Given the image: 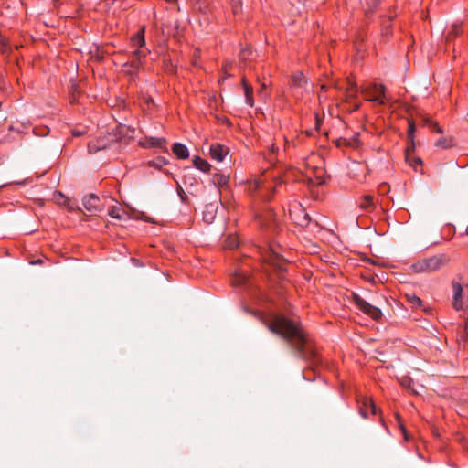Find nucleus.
Returning a JSON list of instances; mask_svg holds the SVG:
<instances>
[{"instance_id":"15","label":"nucleus","mask_w":468,"mask_h":468,"mask_svg":"<svg viewBox=\"0 0 468 468\" xmlns=\"http://www.w3.org/2000/svg\"><path fill=\"white\" fill-rule=\"evenodd\" d=\"M242 87H243V90H244V95H245L246 103L250 107H253V105H254L253 88H252L251 85H250L247 82L245 77L242 78Z\"/></svg>"},{"instance_id":"47","label":"nucleus","mask_w":468,"mask_h":468,"mask_svg":"<svg viewBox=\"0 0 468 468\" xmlns=\"http://www.w3.org/2000/svg\"><path fill=\"white\" fill-rule=\"evenodd\" d=\"M224 71H225V73H227V71H228L227 66L224 67Z\"/></svg>"},{"instance_id":"31","label":"nucleus","mask_w":468,"mask_h":468,"mask_svg":"<svg viewBox=\"0 0 468 468\" xmlns=\"http://www.w3.org/2000/svg\"><path fill=\"white\" fill-rule=\"evenodd\" d=\"M279 151L278 146L275 144H272L269 147V160L272 161V156L275 155Z\"/></svg>"},{"instance_id":"32","label":"nucleus","mask_w":468,"mask_h":468,"mask_svg":"<svg viewBox=\"0 0 468 468\" xmlns=\"http://www.w3.org/2000/svg\"><path fill=\"white\" fill-rule=\"evenodd\" d=\"M232 11L235 16L241 11V3L239 1H234L232 3Z\"/></svg>"},{"instance_id":"42","label":"nucleus","mask_w":468,"mask_h":468,"mask_svg":"<svg viewBox=\"0 0 468 468\" xmlns=\"http://www.w3.org/2000/svg\"><path fill=\"white\" fill-rule=\"evenodd\" d=\"M204 218H206L207 221H209V216H204Z\"/></svg>"},{"instance_id":"2","label":"nucleus","mask_w":468,"mask_h":468,"mask_svg":"<svg viewBox=\"0 0 468 468\" xmlns=\"http://www.w3.org/2000/svg\"><path fill=\"white\" fill-rule=\"evenodd\" d=\"M124 127L116 126L112 132L93 139L88 144L89 153L94 154L108 148H116L124 137Z\"/></svg>"},{"instance_id":"7","label":"nucleus","mask_w":468,"mask_h":468,"mask_svg":"<svg viewBox=\"0 0 468 468\" xmlns=\"http://www.w3.org/2000/svg\"><path fill=\"white\" fill-rule=\"evenodd\" d=\"M353 301L356 307L366 314L367 315L370 316L374 320H378L382 316V312L379 308L370 304L366 300H364L361 296H359L356 293L353 294Z\"/></svg>"},{"instance_id":"46","label":"nucleus","mask_w":468,"mask_h":468,"mask_svg":"<svg viewBox=\"0 0 468 468\" xmlns=\"http://www.w3.org/2000/svg\"><path fill=\"white\" fill-rule=\"evenodd\" d=\"M376 5H377L376 0H373V5L376 6Z\"/></svg>"},{"instance_id":"24","label":"nucleus","mask_w":468,"mask_h":468,"mask_svg":"<svg viewBox=\"0 0 468 468\" xmlns=\"http://www.w3.org/2000/svg\"><path fill=\"white\" fill-rule=\"evenodd\" d=\"M248 281V277L242 271H237L235 277L232 280L233 284L241 285L246 283Z\"/></svg>"},{"instance_id":"9","label":"nucleus","mask_w":468,"mask_h":468,"mask_svg":"<svg viewBox=\"0 0 468 468\" xmlns=\"http://www.w3.org/2000/svg\"><path fill=\"white\" fill-rule=\"evenodd\" d=\"M259 220L261 228L273 233L277 232L279 228L278 222L275 214L271 209H268L264 214L259 215Z\"/></svg>"},{"instance_id":"23","label":"nucleus","mask_w":468,"mask_h":468,"mask_svg":"<svg viewBox=\"0 0 468 468\" xmlns=\"http://www.w3.org/2000/svg\"><path fill=\"white\" fill-rule=\"evenodd\" d=\"M306 82L303 73L298 72L292 77V83L294 87L301 88Z\"/></svg>"},{"instance_id":"34","label":"nucleus","mask_w":468,"mask_h":468,"mask_svg":"<svg viewBox=\"0 0 468 468\" xmlns=\"http://www.w3.org/2000/svg\"><path fill=\"white\" fill-rule=\"evenodd\" d=\"M409 299L413 306H420L421 305V300L420 297H418L416 295H411Z\"/></svg>"},{"instance_id":"6","label":"nucleus","mask_w":468,"mask_h":468,"mask_svg":"<svg viewBox=\"0 0 468 468\" xmlns=\"http://www.w3.org/2000/svg\"><path fill=\"white\" fill-rule=\"evenodd\" d=\"M261 254L265 262L282 269V256L273 244H269L266 249H261Z\"/></svg>"},{"instance_id":"39","label":"nucleus","mask_w":468,"mask_h":468,"mask_svg":"<svg viewBox=\"0 0 468 468\" xmlns=\"http://www.w3.org/2000/svg\"><path fill=\"white\" fill-rule=\"evenodd\" d=\"M267 88V85L265 83H262L261 85V89L259 90L258 91V94L259 96H261V98L265 99L266 98V95L264 94V90Z\"/></svg>"},{"instance_id":"41","label":"nucleus","mask_w":468,"mask_h":468,"mask_svg":"<svg viewBox=\"0 0 468 468\" xmlns=\"http://www.w3.org/2000/svg\"><path fill=\"white\" fill-rule=\"evenodd\" d=\"M204 218H206L207 221H209V216H204Z\"/></svg>"},{"instance_id":"37","label":"nucleus","mask_w":468,"mask_h":468,"mask_svg":"<svg viewBox=\"0 0 468 468\" xmlns=\"http://www.w3.org/2000/svg\"><path fill=\"white\" fill-rule=\"evenodd\" d=\"M410 145L407 146L406 148V153H405V155L409 153V154L410 155L411 153L414 151V148H415V144H414V140H410Z\"/></svg>"},{"instance_id":"21","label":"nucleus","mask_w":468,"mask_h":468,"mask_svg":"<svg viewBox=\"0 0 468 468\" xmlns=\"http://www.w3.org/2000/svg\"><path fill=\"white\" fill-rule=\"evenodd\" d=\"M229 180V176L222 174H215L213 176V184L218 186H227Z\"/></svg>"},{"instance_id":"36","label":"nucleus","mask_w":468,"mask_h":468,"mask_svg":"<svg viewBox=\"0 0 468 468\" xmlns=\"http://www.w3.org/2000/svg\"><path fill=\"white\" fill-rule=\"evenodd\" d=\"M347 142H348V139H346V138H339L336 140V145L338 147L348 146Z\"/></svg>"},{"instance_id":"29","label":"nucleus","mask_w":468,"mask_h":468,"mask_svg":"<svg viewBox=\"0 0 468 468\" xmlns=\"http://www.w3.org/2000/svg\"><path fill=\"white\" fill-rule=\"evenodd\" d=\"M426 124H428L433 131L437 132L438 133H442V129L436 123L431 121L429 118L425 119Z\"/></svg>"},{"instance_id":"45","label":"nucleus","mask_w":468,"mask_h":468,"mask_svg":"<svg viewBox=\"0 0 468 468\" xmlns=\"http://www.w3.org/2000/svg\"><path fill=\"white\" fill-rule=\"evenodd\" d=\"M40 262H41V260H37L34 263H40Z\"/></svg>"},{"instance_id":"14","label":"nucleus","mask_w":468,"mask_h":468,"mask_svg":"<svg viewBox=\"0 0 468 468\" xmlns=\"http://www.w3.org/2000/svg\"><path fill=\"white\" fill-rule=\"evenodd\" d=\"M452 291H453V301L452 305L454 309L461 310L463 308V302H462V294H463V288L462 285L457 282H452Z\"/></svg>"},{"instance_id":"26","label":"nucleus","mask_w":468,"mask_h":468,"mask_svg":"<svg viewBox=\"0 0 468 468\" xmlns=\"http://www.w3.org/2000/svg\"><path fill=\"white\" fill-rule=\"evenodd\" d=\"M109 216L113 218H116V219H122L123 218V215H124V212L122 210L121 207H112L109 212H108Z\"/></svg>"},{"instance_id":"35","label":"nucleus","mask_w":468,"mask_h":468,"mask_svg":"<svg viewBox=\"0 0 468 468\" xmlns=\"http://www.w3.org/2000/svg\"><path fill=\"white\" fill-rule=\"evenodd\" d=\"M310 221H311L310 216L307 213H305L303 220L301 222H299V224L303 227H305L310 223Z\"/></svg>"},{"instance_id":"20","label":"nucleus","mask_w":468,"mask_h":468,"mask_svg":"<svg viewBox=\"0 0 468 468\" xmlns=\"http://www.w3.org/2000/svg\"><path fill=\"white\" fill-rule=\"evenodd\" d=\"M435 145L437 147L443 148V149L452 148V146H454L453 138H452V137L441 138L435 143Z\"/></svg>"},{"instance_id":"13","label":"nucleus","mask_w":468,"mask_h":468,"mask_svg":"<svg viewBox=\"0 0 468 468\" xmlns=\"http://www.w3.org/2000/svg\"><path fill=\"white\" fill-rule=\"evenodd\" d=\"M229 153V148L218 143L210 145V156L213 160L222 162Z\"/></svg>"},{"instance_id":"27","label":"nucleus","mask_w":468,"mask_h":468,"mask_svg":"<svg viewBox=\"0 0 468 468\" xmlns=\"http://www.w3.org/2000/svg\"><path fill=\"white\" fill-rule=\"evenodd\" d=\"M347 144L349 147L356 148L359 145V133H356L351 139H348Z\"/></svg>"},{"instance_id":"16","label":"nucleus","mask_w":468,"mask_h":468,"mask_svg":"<svg viewBox=\"0 0 468 468\" xmlns=\"http://www.w3.org/2000/svg\"><path fill=\"white\" fill-rule=\"evenodd\" d=\"M172 151L179 159H186L189 156L188 148L181 143H175Z\"/></svg>"},{"instance_id":"12","label":"nucleus","mask_w":468,"mask_h":468,"mask_svg":"<svg viewBox=\"0 0 468 468\" xmlns=\"http://www.w3.org/2000/svg\"><path fill=\"white\" fill-rule=\"evenodd\" d=\"M166 140L162 137H145L141 145L144 148H159L167 152Z\"/></svg>"},{"instance_id":"44","label":"nucleus","mask_w":468,"mask_h":468,"mask_svg":"<svg viewBox=\"0 0 468 468\" xmlns=\"http://www.w3.org/2000/svg\"><path fill=\"white\" fill-rule=\"evenodd\" d=\"M166 2H169V3H174L176 2V0H165Z\"/></svg>"},{"instance_id":"25","label":"nucleus","mask_w":468,"mask_h":468,"mask_svg":"<svg viewBox=\"0 0 468 468\" xmlns=\"http://www.w3.org/2000/svg\"><path fill=\"white\" fill-rule=\"evenodd\" d=\"M405 160L415 170L417 169L418 165L422 164V160L420 157H411L409 153L405 155Z\"/></svg>"},{"instance_id":"18","label":"nucleus","mask_w":468,"mask_h":468,"mask_svg":"<svg viewBox=\"0 0 468 468\" xmlns=\"http://www.w3.org/2000/svg\"><path fill=\"white\" fill-rule=\"evenodd\" d=\"M193 165L197 169H198V170H200L202 172H205V173L209 172L210 168H211L210 164L207 160H205V159H203V158H201L200 156H197V155L194 156V158H193Z\"/></svg>"},{"instance_id":"30","label":"nucleus","mask_w":468,"mask_h":468,"mask_svg":"<svg viewBox=\"0 0 468 468\" xmlns=\"http://www.w3.org/2000/svg\"><path fill=\"white\" fill-rule=\"evenodd\" d=\"M416 131V127L414 122H409V128H408V139L412 140L414 139V133Z\"/></svg>"},{"instance_id":"38","label":"nucleus","mask_w":468,"mask_h":468,"mask_svg":"<svg viewBox=\"0 0 468 468\" xmlns=\"http://www.w3.org/2000/svg\"><path fill=\"white\" fill-rule=\"evenodd\" d=\"M467 339H468V332H467V328H466L464 335L461 336V339L459 340V345L465 347V342L467 341Z\"/></svg>"},{"instance_id":"28","label":"nucleus","mask_w":468,"mask_h":468,"mask_svg":"<svg viewBox=\"0 0 468 468\" xmlns=\"http://www.w3.org/2000/svg\"><path fill=\"white\" fill-rule=\"evenodd\" d=\"M252 55V50L250 48H243L241 51H240V54H239V57L242 60H248V59H250V56Z\"/></svg>"},{"instance_id":"40","label":"nucleus","mask_w":468,"mask_h":468,"mask_svg":"<svg viewBox=\"0 0 468 468\" xmlns=\"http://www.w3.org/2000/svg\"><path fill=\"white\" fill-rule=\"evenodd\" d=\"M238 245H239L238 239L236 238H233V239H231V240L229 244V247L230 249H234V248L238 247Z\"/></svg>"},{"instance_id":"5","label":"nucleus","mask_w":468,"mask_h":468,"mask_svg":"<svg viewBox=\"0 0 468 468\" xmlns=\"http://www.w3.org/2000/svg\"><path fill=\"white\" fill-rule=\"evenodd\" d=\"M283 182L281 178L277 176H272L269 180V176H265L264 179L256 180L254 183L255 189L259 192L260 196L265 199L269 200L271 196L279 191V189L282 186Z\"/></svg>"},{"instance_id":"17","label":"nucleus","mask_w":468,"mask_h":468,"mask_svg":"<svg viewBox=\"0 0 468 468\" xmlns=\"http://www.w3.org/2000/svg\"><path fill=\"white\" fill-rule=\"evenodd\" d=\"M359 207L367 212H371L375 209L374 197L371 195H365L359 202Z\"/></svg>"},{"instance_id":"10","label":"nucleus","mask_w":468,"mask_h":468,"mask_svg":"<svg viewBox=\"0 0 468 468\" xmlns=\"http://www.w3.org/2000/svg\"><path fill=\"white\" fill-rule=\"evenodd\" d=\"M358 411L362 418H367L368 413L375 415L377 413V408L370 398L360 397L357 399Z\"/></svg>"},{"instance_id":"11","label":"nucleus","mask_w":468,"mask_h":468,"mask_svg":"<svg viewBox=\"0 0 468 468\" xmlns=\"http://www.w3.org/2000/svg\"><path fill=\"white\" fill-rule=\"evenodd\" d=\"M82 205L89 212H97L101 210L100 198L95 194L84 197L82 199Z\"/></svg>"},{"instance_id":"19","label":"nucleus","mask_w":468,"mask_h":468,"mask_svg":"<svg viewBox=\"0 0 468 468\" xmlns=\"http://www.w3.org/2000/svg\"><path fill=\"white\" fill-rule=\"evenodd\" d=\"M358 92L357 85L351 80L347 81V87L346 89V95L348 99L356 98Z\"/></svg>"},{"instance_id":"8","label":"nucleus","mask_w":468,"mask_h":468,"mask_svg":"<svg viewBox=\"0 0 468 468\" xmlns=\"http://www.w3.org/2000/svg\"><path fill=\"white\" fill-rule=\"evenodd\" d=\"M369 96V101L383 105L385 103V86L379 84H372L369 88L364 90Z\"/></svg>"},{"instance_id":"43","label":"nucleus","mask_w":468,"mask_h":468,"mask_svg":"<svg viewBox=\"0 0 468 468\" xmlns=\"http://www.w3.org/2000/svg\"><path fill=\"white\" fill-rule=\"evenodd\" d=\"M204 218H206L207 221H209V216H204Z\"/></svg>"},{"instance_id":"1","label":"nucleus","mask_w":468,"mask_h":468,"mask_svg":"<svg viewBox=\"0 0 468 468\" xmlns=\"http://www.w3.org/2000/svg\"><path fill=\"white\" fill-rule=\"evenodd\" d=\"M259 319L271 333L282 337L294 349L299 358L314 364L320 362L308 335L299 322L277 313L261 314Z\"/></svg>"},{"instance_id":"3","label":"nucleus","mask_w":468,"mask_h":468,"mask_svg":"<svg viewBox=\"0 0 468 468\" xmlns=\"http://www.w3.org/2000/svg\"><path fill=\"white\" fill-rule=\"evenodd\" d=\"M145 27L143 26L133 37H131V43L136 49L132 52L133 60L128 61L124 64L125 67H130L133 70H138L140 65L145 59L147 53L150 51L145 48L142 49L145 46L144 38Z\"/></svg>"},{"instance_id":"33","label":"nucleus","mask_w":468,"mask_h":468,"mask_svg":"<svg viewBox=\"0 0 468 468\" xmlns=\"http://www.w3.org/2000/svg\"><path fill=\"white\" fill-rule=\"evenodd\" d=\"M459 28L457 27H452L446 36V41L452 40L457 34H458Z\"/></svg>"},{"instance_id":"4","label":"nucleus","mask_w":468,"mask_h":468,"mask_svg":"<svg viewBox=\"0 0 468 468\" xmlns=\"http://www.w3.org/2000/svg\"><path fill=\"white\" fill-rule=\"evenodd\" d=\"M447 261L448 257L445 254H437L414 262L411 270L416 273H430L440 270Z\"/></svg>"},{"instance_id":"22","label":"nucleus","mask_w":468,"mask_h":468,"mask_svg":"<svg viewBox=\"0 0 468 468\" xmlns=\"http://www.w3.org/2000/svg\"><path fill=\"white\" fill-rule=\"evenodd\" d=\"M168 161L166 158L158 156L151 161H149V165L151 167H154L157 169H161L164 165H167Z\"/></svg>"}]
</instances>
